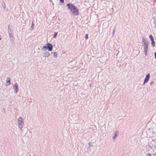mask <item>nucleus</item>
Returning a JSON list of instances; mask_svg holds the SVG:
<instances>
[{"instance_id":"obj_6","label":"nucleus","mask_w":156,"mask_h":156,"mask_svg":"<svg viewBox=\"0 0 156 156\" xmlns=\"http://www.w3.org/2000/svg\"><path fill=\"white\" fill-rule=\"evenodd\" d=\"M14 89L15 90L16 93H17L18 91L19 88L17 83H16L13 86Z\"/></svg>"},{"instance_id":"obj_14","label":"nucleus","mask_w":156,"mask_h":156,"mask_svg":"<svg viewBox=\"0 0 156 156\" xmlns=\"http://www.w3.org/2000/svg\"><path fill=\"white\" fill-rule=\"evenodd\" d=\"M155 58H156V52L154 53Z\"/></svg>"},{"instance_id":"obj_5","label":"nucleus","mask_w":156,"mask_h":156,"mask_svg":"<svg viewBox=\"0 0 156 156\" xmlns=\"http://www.w3.org/2000/svg\"><path fill=\"white\" fill-rule=\"evenodd\" d=\"M150 75L149 74H147L146 77H145V79H144V84H144L145 83H146V82H147L149 80V78H150Z\"/></svg>"},{"instance_id":"obj_2","label":"nucleus","mask_w":156,"mask_h":156,"mask_svg":"<svg viewBox=\"0 0 156 156\" xmlns=\"http://www.w3.org/2000/svg\"><path fill=\"white\" fill-rule=\"evenodd\" d=\"M143 46L144 47L145 54L146 55L148 49V44L147 43L145 42V40L144 39L142 40Z\"/></svg>"},{"instance_id":"obj_15","label":"nucleus","mask_w":156,"mask_h":156,"mask_svg":"<svg viewBox=\"0 0 156 156\" xmlns=\"http://www.w3.org/2000/svg\"><path fill=\"white\" fill-rule=\"evenodd\" d=\"M46 53L47 54L49 55V53L47 51V52H46Z\"/></svg>"},{"instance_id":"obj_7","label":"nucleus","mask_w":156,"mask_h":156,"mask_svg":"<svg viewBox=\"0 0 156 156\" xmlns=\"http://www.w3.org/2000/svg\"><path fill=\"white\" fill-rule=\"evenodd\" d=\"M6 83L7 84V86L9 85L10 83V79L9 78H7L6 79Z\"/></svg>"},{"instance_id":"obj_8","label":"nucleus","mask_w":156,"mask_h":156,"mask_svg":"<svg viewBox=\"0 0 156 156\" xmlns=\"http://www.w3.org/2000/svg\"><path fill=\"white\" fill-rule=\"evenodd\" d=\"M18 121L19 123L20 122V123H23V119L21 117H20L18 119Z\"/></svg>"},{"instance_id":"obj_13","label":"nucleus","mask_w":156,"mask_h":156,"mask_svg":"<svg viewBox=\"0 0 156 156\" xmlns=\"http://www.w3.org/2000/svg\"><path fill=\"white\" fill-rule=\"evenodd\" d=\"M60 1L63 3L64 2V0H60Z\"/></svg>"},{"instance_id":"obj_11","label":"nucleus","mask_w":156,"mask_h":156,"mask_svg":"<svg viewBox=\"0 0 156 156\" xmlns=\"http://www.w3.org/2000/svg\"><path fill=\"white\" fill-rule=\"evenodd\" d=\"M88 38V34H85V38L86 40Z\"/></svg>"},{"instance_id":"obj_10","label":"nucleus","mask_w":156,"mask_h":156,"mask_svg":"<svg viewBox=\"0 0 156 156\" xmlns=\"http://www.w3.org/2000/svg\"><path fill=\"white\" fill-rule=\"evenodd\" d=\"M57 34H58L57 33V32L55 33L54 35V36L53 37V38H55L57 36Z\"/></svg>"},{"instance_id":"obj_4","label":"nucleus","mask_w":156,"mask_h":156,"mask_svg":"<svg viewBox=\"0 0 156 156\" xmlns=\"http://www.w3.org/2000/svg\"><path fill=\"white\" fill-rule=\"evenodd\" d=\"M149 38L150 39L151 41V44L152 46L153 47H154L155 46V42L154 41L153 37L151 34L149 35Z\"/></svg>"},{"instance_id":"obj_12","label":"nucleus","mask_w":156,"mask_h":156,"mask_svg":"<svg viewBox=\"0 0 156 156\" xmlns=\"http://www.w3.org/2000/svg\"><path fill=\"white\" fill-rule=\"evenodd\" d=\"M117 133V132H116L115 133V135L113 137V138H116V137L117 136V135L116 134Z\"/></svg>"},{"instance_id":"obj_9","label":"nucleus","mask_w":156,"mask_h":156,"mask_svg":"<svg viewBox=\"0 0 156 156\" xmlns=\"http://www.w3.org/2000/svg\"><path fill=\"white\" fill-rule=\"evenodd\" d=\"M18 124L19 127L21 129L23 127V123L20 122Z\"/></svg>"},{"instance_id":"obj_1","label":"nucleus","mask_w":156,"mask_h":156,"mask_svg":"<svg viewBox=\"0 0 156 156\" xmlns=\"http://www.w3.org/2000/svg\"><path fill=\"white\" fill-rule=\"evenodd\" d=\"M67 6L68 7V9H69L70 10V12L72 14L76 16L79 15L78 9L73 4L68 3L67 4Z\"/></svg>"},{"instance_id":"obj_16","label":"nucleus","mask_w":156,"mask_h":156,"mask_svg":"<svg viewBox=\"0 0 156 156\" xmlns=\"http://www.w3.org/2000/svg\"><path fill=\"white\" fill-rule=\"evenodd\" d=\"M34 24L33 23L32 25V27H34Z\"/></svg>"},{"instance_id":"obj_3","label":"nucleus","mask_w":156,"mask_h":156,"mask_svg":"<svg viewBox=\"0 0 156 156\" xmlns=\"http://www.w3.org/2000/svg\"><path fill=\"white\" fill-rule=\"evenodd\" d=\"M48 48L49 51H52L53 48V46L52 44L50 43H48L47 45V46H44L43 49Z\"/></svg>"}]
</instances>
